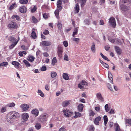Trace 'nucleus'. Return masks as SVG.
<instances>
[{"label": "nucleus", "instance_id": "nucleus-1", "mask_svg": "<svg viewBox=\"0 0 131 131\" xmlns=\"http://www.w3.org/2000/svg\"><path fill=\"white\" fill-rule=\"evenodd\" d=\"M19 116V113L16 111H11L9 112L7 116V121L10 123H13L14 120Z\"/></svg>", "mask_w": 131, "mask_h": 131}, {"label": "nucleus", "instance_id": "nucleus-2", "mask_svg": "<svg viewBox=\"0 0 131 131\" xmlns=\"http://www.w3.org/2000/svg\"><path fill=\"white\" fill-rule=\"evenodd\" d=\"M48 117V115L47 114L43 113L40 115L39 118V120L42 122L46 121L47 120Z\"/></svg>", "mask_w": 131, "mask_h": 131}, {"label": "nucleus", "instance_id": "nucleus-3", "mask_svg": "<svg viewBox=\"0 0 131 131\" xmlns=\"http://www.w3.org/2000/svg\"><path fill=\"white\" fill-rule=\"evenodd\" d=\"M88 83L85 81L82 80L78 85V87L81 89H83L86 88V86L87 85Z\"/></svg>", "mask_w": 131, "mask_h": 131}, {"label": "nucleus", "instance_id": "nucleus-4", "mask_svg": "<svg viewBox=\"0 0 131 131\" xmlns=\"http://www.w3.org/2000/svg\"><path fill=\"white\" fill-rule=\"evenodd\" d=\"M62 111L64 115L67 117L71 116L73 114L72 112L67 109L63 110Z\"/></svg>", "mask_w": 131, "mask_h": 131}, {"label": "nucleus", "instance_id": "nucleus-5", "mask_svg": "<svg viewBox=\"0 0 131 131\" xmlns=\"http://www.w3.org/2000/svg\"><path fill=\"white\" fill-rule=\"evenodd\" d=\"M96 97L98 100L100 102H103L104 101V100L103 97L101 93L100 92H98L96 94Z\"/></svg>", "mask_w": 131, "mask_h": 131}, {"label": "nucleus", "instance_id": "nucleus-6", "mask_svg": "<svg viewBox=\"0 0 131 131\" xmlns=\"http://www.w3.org/2000/svg\"><path fill=\"white\" fill-rule=\"evenodd\" d=\"M8 27L10 29H15L17 27V25L15 22H11L8 25Z\"/></svg>", "mask_w": 131, "mask_h": 131}, {"label": "nucleus", "instance_id": "nucleus-7", "mask_svg": "<svg viewBox=\"0 0 131 131\" xmlns=\"http://www.w3.org/2000/svg\"><path fill=\"white\" fill-rule=\"evenodd\" d=\"M109 22L113 28H115L116 26L115 19L113 17L110 18L109 19Z\"/></svg>", "mask_w": 131, "mask_h": 131}, {"label": "nucleus", "instance_id": "nucleus-8", "mask_svg": "<svg viewBox=\"0 0 131 131\" xmlns=\"http://www.w3.org/2000/svg\"><path fill=\"white\" fill-rule=\"evenodd\" d=\"M29 118V115L28 113H23L21 115L22 119L24 121H27Z\"/></svg>", "mask_w": 131, "mask_h": 131}, {"label": "nucleus", "instance_id": "nucleus-9", "mask_svg": "<svg viewBox=\"0 0 131 131\" xmlns=\"http://www.w3.org/2000/svg\"><path fill=\"white\" fill-rule=\"evenodd\" d=\"M20 107L23 111H26L29 108V106L27 104H22L20 106Z\"/></svg>", "mask_w": 131, "mask_h": 131}, {"label": "nucleus", "instance_id": "nucleus-10", "mask_svg": "<svg viewBox=\"0 0 131 131\" xmlns=\"http://www.w3.org/2000/svg\"><path fill=\"white\" fill-rule=\"evenodd\" d=\"M41 44L43 46H49L52 44L51 42L49 41H42L41 43Z\"/></svg>", "mask_w": 131, "mask_h": 131}, {"label": "nucleus", "instance_id": "nucleus-11", "mask_svg": "<svg viewBox=\"0 0 131 131\" xmlns=\"http://www.w3.org/2000/svg\"><path fill=\"white\" fill-rule=\"evenodd\" d=\"M62 2L61 0H58L57 3V5L58 8L60 10H61L62 7L61 6Z\"/></svg>", "mask_w": 131, "mask_h": 131}, {"label": "nucleus", "instance_id": "nucleus-12", "mask_svg": "<svg viewBox=\"0 0 131 131\" xmlns=\"http://www.w3.org/2000/svg\"><path fill=\"white\" fill-rule=\"evenodd\" d=\"M12 64L16 68H18L19 67L20 63L16 61H13L12 62Z\"/></svg>", "mask_w": 131, "mask_h": 131}, {"label": "nucleus", "instance_id": "nucleus-13", "mask_svg": "<svg viewBox=\"0 0 131 131\" xmlns=\"http://www.w3.org/2000/svg\"><path fill=\"white\" fill-rule=\"evenodd\" d=\"M63 48L61 46H59L58 47V53L59 56H61L62 53L63 52Z\"/></svg>", "mask_w": 131, "mask_h": 131}, {"label": "nucleus", "instance_id": "nucleus-14", "mask_svg": "<svg viewBox=\"0 0 131 131\" xmlns=\"http://www.w3.org/2000/svg\"><path fill=\"white\" fill-rule=\"evenodd\" d=\"M101 119V117L100 116H98L96 118L94 119V123L96 125H98L99 124V122Z\"/></svg>", "mask_w": 131, "mask_h": 131}, {"label": "nucleus", "instance_id": "nucleus-15", "mask_svg": "<svg viewBox=\"0 0 131 131\" xmlns=\"http://www.w3.org/2000/svg\"><path fill=\"white\" fill-rule=\"evenodd\" d=\"M32 114L34 115L35 116H37L39 114V111L37 109H34L32 110L31 111Z\"/></svg>", "mask_w": 131, "mask_h": 131}, {"label": "nucleus", "instance_id": "nucleus-16", "mask_svg": "<svg viewBox=\"0 0 131 131\" xmlns=\"http://www.w3.org/2000/svg\"><path fill=\"white\" fill-rule=\"evenodd\" d=\"M35 58L33 56L29 55L27 59L30 62H32L34 61Z\"/></svg>", "mask_w": 131, "mask_h": 131}, {"label": "nucleus", "instance_id": "nucleus-17", "mask_svg": "<svg viewBox=\"0 0 131 131\" xmlns=\"http://www.w3.org/2000/svg\"><path fill=\"white\" fill-rule=\"evenodd\" d=\"M121 9L122 11H126L127 10L128 7L125 5H120Z\"/></svg>", "mask_w": 131, "mask_h": 131}, {"label": "nucleus", "instance_id": "nucleus-18", "mask_svg": "<svg viewBox=\"0 0 131 131\" xmlns=\"http://www.w3.org/2000/svg\"><path fill=\"white\" fill-rule=\"evenodd\" d=\"M70 100L65 101L62 102V105L63 107H66L70 104Z\"/></svg>", "mask_w": 131, "mask_h": 131}, {"label": "nucleus", "instance_id": "nucleus-19", "mask_svg": "<svg viewBox=\"0 0 131 131\" xmlns=\"http://www.w3.org/2000/svg\"><path fill=\"white\" fill-rule=\"evenodd\" d=\"M19 10L22 13H24L26 11V8L25 6H22L19 8Z\"/></svg>", "mask_w": 131, "mask_h": 131}, {"label": "nucleus", "instance_id": "nucleus-20", "mask_svg": "<svg viewBox=\"0 0 131 131\" xmlns=\"http://www.w3.org/2000/svg\"><path fill=\"white\" fill-rule=\"evenodd\" d=\"M19 40V38L18 37V40L16 42H13L12 45H11L9 47V48L10 49H12L18 43Z\"/></svg>", "mask_w": 131, "mask_h": 131}, {"label": "nucleus", "instance_id": "nucleus-21", "mask_svg": "<svg viewBox=\"0 0 131 131\" xmlns=\"http://www.w3.org/2000/svg\"><path fill=\"white\" fill-rule=\"evenodd\" d=\"M84 106L82 104H79L78 106V108L79 111L80 112H82L83 108Z\"/></svg>", "mask_w": 131, "mask_h": 131}, {"label": "nucleus", "instance_id": "nucleus-22", "mask_svg": "<svg viewBox=\"0 0 131 131\" xmlns=\"http://www.w3.org/2000/svg\"><path fill=\"white\" fill-rule=\"evenodd\" d=\"M114 125L115 127V131H121L119 126L117 123H115Z\"/></svg>", "mask_w": 131, "mask_h": 131}, {"label": "nucleus", "instance_id": "nucleus-23", "mask_svg": "<svg viewBox=\"0 0 131 131\" xmlns=\"http://www.w3.org/2000/svg\"><path fill=\"white\" fill-rule=\"evenodd\" d=\"M35 127L37 130H39L41 128V125L40 123H36Z\"/></svg>", "mask_w": 131, "mask_h": 131}, {"label": "nucleus", "instance_id": "nucleus-24", "mask_svg": "<svg viewBox=\"0 0 131 131\" xmlns=\"http://www.w3.org/2000/svg\"><path fill=\"white\" fill-rule=\"evenodd\" d=\"M103 119L105 125L106 126L108 121V119L106 115H104V116L103 117Z\"/></svg>", "mask_w": 131, "mask_h": 131}, {"label": "nucleus", "instance_id": "nucleus-25", "mask_svg": "<svg viewBox=\"0 0 131 131\" xmlns=\"http://www.w3.org/2000/svg\"><path fill=\"white\" fill-rule=\"evenodd\" d=\"M91 49L93 53H95L96 51L95 46V44L93 43L92 44L91 47Z\"/></svg>", "mask_w": 131, "mask_h": 131}, {"label": "nucleus", "instance_id": "nucleus-26", "mask_svg": "<svg viewBox=\"0 0 131 131\" xmlns=\"http://www.w3.org/2000/svg\"><path fill=\"white\" fill-rule=\"evenodd\" d=\"M108 77L109 80H110V82L113 84V76L112 74L111 73H109V72H108Z\"/></svg>", "mask_w": 131, "mask_h": 131}, {"label": "nucleus", "instance_id": "nucleus-27", "mask_svg": "<svg viewBox=\"0 0 131 131\" xmlns=\"http://www.w3.org/2000/svg\"><path fill=\"white\" fill-rule=\"evenodd\" d=\"M115 48L117 53L119 54H121V50L117 46H115Z\"/></svg>", "mask_w": 131, "mask_h": 131}, {"label": "nucleus", "instance_id": "nucleus-28", "mask_svg": "<svg viewBox=\"0 0 131 131\" xmlns=\"http://www.w3.org/2000/svg\"><path fill=\"white\" fill-rule=\"evenodd\" d=\"M35 29L34 28H33L32 29V32L31 33V36L34 39H35L36 38V35L35 32L34 31Z\"/></svg>", "mask_w": 131, "mask_h": 131}, {"label": "nucleus", "instance_id": "nucleus-29", "mask_svg": "<svg viewBox=\"0 0 131 131\" xmlns=\"http://www.w3.org/2000/svg\"><path fill=\"white\" fill-rule=\"evenodd\" d=\"M61 10H60L59 9H58L56 10L54 12L55 15L57 19L59 18V11Z\"/></svg>", "mask_w": 131, "mask_h": 131}, {"label": "nucleus", "instance_id": "nucleus-30", "mask_svg": "<svg viewBox=\"0 0 131 131\" xmlns=\"http://www.w3.org/2000/svg\"><path fill=\"white\" fill-rule=\"evenodd\" d=\"M63 77L65 80H68L69 79V77L67 73H64L63 74Z\"/></svg>", "mask_w": 131, "mask_h": 131}, {"label": "nucleus", "instance_id": "nucleus-31", "mask_svg": "<svg viewBox=\"0 0 131 131\" xmlns=\"http://www.w3.org/2000/svg\"><path fill=\"white\" fill-rule=\"evenodd\" d=\"M23 62L27 67H28L31 66V64L29 63L28 62L27 60H23Z\"/></svg>", "mask_w": 131, "mask_h": 131}, {"label": "nucleus", "instance_id": "nucleus-32", "mask_svg": "<svg viewBox=\"0 0 131 131\" xmlns=\"http://www.w3.org/2000/svg\"><path fill=\"white\" fill-rule=\"evenodd\" d=\"M17 7V5L16 3H14L12 4L9 8V9L10 10H12L15 8H16Z\"/></svg>", "mask_w": 131, "mask_h": 131}, {"label": "nucleus", "instance_id": "nucleus-33", "mask_svg": "<svg viewBox=\"0 0 131 131\" xmlns=\"http://www.w3.org/2000/svg\"><path fill=\"white\" fill-rule=\"evenodd\" d=\"M57 26L59 29L60 30L62 29V25L61 24V21H58L57 24Z\"/></svg>", "mask_w": 131, "mask_h": 131}, {"label": "nucleus", "instance_id": "nucleus-34", "mask_svg": "<svg viewBox=\"0 0 131 131\" xmlns=\"http://www.w3.org/2000/svg\"><path fill=\"white\" fill-rule=\"evenodd\" d=\"M57 62V61L56 57L53 58L52 60V65L53 66H54L55 63H56Z\"/></svg>", "mask_w": 131, "mask_h": 131}, {"label": "nucleus", "instance_id": "nucleus-35", "mask_svg": "<svg viewBox=\"0 0 131 131\" xmlns=\"http://www.w3.org/2000/svg\"><path fill=\"white\" fill-rule=\"evenodd\" d=\"M80 3L81 4V6L82 7H83L85 4L86 0H81Z\"/></svg>", "mask_w": 131, "mask_h": 131}, {"label": "nucleus", "instance_id": "nucleus-36", "mask_svg": "<svg viewBox=\"0 0 131 131\" xmlns=\"http://www.w3.org/2000/svg\"><path fill=\"white\" fill-rule=\"evenodd\" d=\"M37 93L39 95L42 97H43L44 96V93L41 90H38Z\"/></svg>", "mask_w": 131, "mask_h": 131}, {"label": "nucleus", "instance_id": "nucleus-37", "mask_svg": "<svg viewBox=\"0 0 131 131\" xmlns=\"http://www.w3.org/2000/svg\"><path fill=\"white\" fill-rule=\"evenodd\" d=\"M15 106V104L13 102H12L10 103H9L6 105L7 107H13Z\"/></svg>", "mask_w": 131, "mask_h": 131}, {"label": "nucleus", "instance_id": "nucleus-38", "mask_svg": "<svg viewBox=\"0 0 131 131\" xmlns=\"http://www.w3.org/2000/svg\"><path fill=\"white\" fill-rule=\"evenodd\" d=\"M75 115L74 116V118H76L78 117H80L81 115V114L79 112H75Z\"/></svg>", "mask_w": 131, "mask_h": 131}, {"label": "nucleus", "instance_id": "nucleus-39", "mask_svg": "<svg viewBox=\"0 0 131 131\" xmlns=\"http://www.w3.org/2000/svg\"><path fill=\"white\" fill-rule=\"evenodd\" d=\"M8 65V63L6 62H3L1 63H0V67L4 66L6 67Z\"/></svg>", "mask_w": 131, "mask_h": 131}, {"label": "nucleus", "instance_id": "nucleus-40", "mask_svg": "<svg viewBox=\"0 0 131 131\" xmlns=\"http://www.w3.org/2000/svg\"><path fill=\"white\" fill-rule=\"evenodd\" d=\"M6 111V107H2L0 109V112L1 113H3Z\"/></svg>", "mask_w": 131, "mask_h": 131}, {"label": "nucleus", "instance_id": "nucleus-41", "mask_svg": "<svg viewBox=\"0 0 131 131\" xmlns=\"http://www.w3.org/2000/svg\"><path fill=\"white\" fill-rule=\"evenodd\" d=\"M8 40L9 41L12 42H13L14 41H15V42H16V39L12 36L9 37L8 38Z\"/></svg>", "mask_w": 131, "mask_h": 131}, {"label": "nucleus", "instance_id": "nucleus-42", "mask_svg": "<svg viewBox=\"0 0 131 131\" xmlns=\"http://www.w3.org/2000/svg\"><path fill=\"white\" fill-rule=\"evenodd\" d=\"M78 31V29L77 28H75L74 29V32L72 35L73 37H74V36L77 34Z\"/></svg>", "mask_w": 131, "mask_h": 131}, {"label": "nucleus", "instance_id": "nucleus-43", "mask_svg": "<svg viewBox=\"0 0 131 131\" xmlns=\"http://www.w3.org/2000/svg\"><path fill=\"white\" fill-rule=\"evenodd\" d=\"M75 9L76 10L77 13H78L79 10V6L78 3H77L76 5Z\"/></svg>", "mask_w": 131, "mask_h": 131}, {"label": "nucleus", "instance_id": "nucleus-44", "mask_svg": "<svg viewBox=\"0 0 131 131\" xmlns=\"http://www.w3.org/2000/svg\"><path fill=\"white\" fill-rule=\"evenodd\" d=\"M95 114V113L92 110H90L89 111V115L90 116H93Z\"/></svg>", "mask_w": 131, "mask_h": 131}, {"label": "nucleus", "instance_id": "nucleus-45", "mask_svg": "<svg viewBox=\"0 0 131 131\" xmlns=\"http://www.w3.org/2000/svg\"><path fill=\"white\" fill-rule=\"evenodd\" d=\"M56 73L54 71L52 72L51 73V76L52 78H54L57 75Z\"/></svg>", "mask_w": 131, "mask_h": 131}, {"label": "nucleus", "instance_id": "nucleus-46", "mask_svg": "<svg viewBox=\"0 0 131 131\" xmlns=\"http://www.w3.org/2000/svg\"><path fill=\"white\" fill-rule=\"evenodd\" d=\"M19 2L21 4H24L28 2V0H20Z\"/></svg>", "mask_w": 131, "mask_h": 131}, {"label": "nucleus", "instance_id": "nucleus-47", "mask_svg": "<svg viewBox=\"0 0 131 131\" xmlns=\"http://www.w3.org/2000/svg\"><path fill=\"white\" fill-rule=\"evenodd\" d=\"M105 109L106 112H108L109 110L108 104H106L105 106Z\"/></svg>", "mask_w": 131, "mask_h": 131}, {"label": "nucleus", "instance_id": "nucleus-48", "mask_svg": "<svg viewBox=\"0 0 131 131\" xmlns=\"http://www.w3.org/2000/svg\"><path fill=\"white\" fill-rule=\"evenodd\" d=\"M94 128L93 125H90L89 126V131H94Z\"/></svg>", "mask_w": 131, "mask_h": 131}, {"label": "nucleus", "instance_id": "nucleus-49", "mask_svg": "<svg viewBox=\"0 0 131 131\" xmlns=\"http://www.w3.org/2000/svg\"><path fill=\"white\" fill-rule=\"evenodd\" d=\"M125 121L127 124H128L131 125V119H126Z\"/></svg>", "mask_w": 131, "mask_h": 131}, {"label": "nucleus", "instance_id": "nucleus-50", "mask_svg": "<svg viewBox=\"0 0 131 131\" xmlns=\"http://www.w3.org/2000/svg\"><path fill=\"white\" fill-rule=\"evenodd\" d=\"M84 22L85 24L88 25L90 23V21L89 19H87L84 20Z\"/></svg>", "mask_w": 131, "mask_h": 131}, {"label": "nucleus", "instance_id": "nucleus-51", "mask_svg": "<svg viewBox=\"0 0 131 131\" xmlns=\"http://www.w3.org/2000/svg\"><path fill=\"white\" fill-rule=\"evenodd\" d=\"M128 0H120L119 4L120 5H122L123 3H125L127 2Z\"/></svg>", "mask_w": 131, "mask_h": 131}, {"label": "nucleus", "instance_id": "nucleus-52", "mask_svg": "<svg viewBox=\"0 0 131 131\" xmlns=\"http://www.w3.org/2000/svg\"><path fill=\"white\" fill-rule=\"evenodd\" d=\"M73 40L75 42L77 43H78L80 40V39L78 38H76L73 39Z\"/></svg>", "mask_w": 131, "mask_h": 131}, {"label": "nucleus", "instance_id": "nucleus-53", "mask_svg": "<svg viewBox=\"0 0 131 131\" xmlns=\"http://www.w3.org/2000/svg\"><path fill=\"white\" fill-rule=\"evenodd\" d=\"M37 9V8L35 5L34 6L33 8L31 10V12H34Z\"/></svg>", "mask_w": 131, "mask_h": 131}, {"label": "nucleus", "instance_id": "nucleus-54", "mask_svg": "<svg viewBox=\"0 0 131 131\" xmlns=\"http://www.w3.org/2000/svg\"><path fill=\"white\" fill-rule=\"evenodd\" d=\"M32 20L33 22L34 23H36L38 22L37 19L34 16L32 17Z\"/></svg>", "mask_w": 131, "mask_h": 131}, {"label": "nucleus", "instance_id": "nucleus-55", "mask_svg": "<svg viewBox=\"0 0 131 131\" xmlns=\"http://www.w3.org/2000/svg\"><path fill=\"white\" fill-rule=\"evenodd\" d=\"M115 42L116 43L119 44L121 43V41L119 39H115Z\"/></svg>", "mask_w": 131, "mask_h": 131}, {"label": "nucleus", "instance_id": "nucleus-56", "mask_svg": "<svg viewBox=\"0 0 131 131\" xmlns=\"http://www.w3.org/2000/svg\"><path fill=\"white\" fill-rule=\"evenodd\" d=\"M108 39L109 41L111 43H113L115 42V39L111 38H108Z\"/></svg>", "mask_w": 131, "mask_h": 131}, {"label": "nucleus", "instance_id": "nucleus-57", "mask_svg": "<svg viewBox=\"0 0 131 131\" xmlns=\"http://www.w3.org/2000/svg\"><path fill=\"white\" fill-rule=\"evenodd\" d=\"M109 114H114L115 113L114 110L112 109H111L109 112Z\"/></svg>", "mask_w": 131, "mask_h": 131}, {"label": "nucleus", "instance_id": "nucleus-58", "mask_svg": "<svg viewBox=\"0 0 131 131\" xmlns=\"http://www.w3.org/2000/svg\"><path fill=\"white\" fill-rule=\"evenodd\" d=\"M41 71H44L46 70V68L45 66H43L41 69Z\"/></svg>", "mask_w": 131, "mask_h": 131}, {"label": "nucleus", "instance_id": "nucleus-59", "mask_svg": "<svg viewBox=\"0 0 131 131\" xmlns=\"http://www.w3.org/2000/svg\"><path fill=\"white\" fill-rule=\"evenodd\" d=\"M59 131H67V130L64 127H62L59 129Z\"/></svg>", "mask_w": 131, "mask_h": 131}, {"label": "nucleus", "instance_id": "nucleus-60", "mask_svg": "<svg viewBox=\"0 0 131 131\" xmlns=\"http://www.w3.org/2000/svg\"><path fill=\"white\" fill-rule=\"evenodd\" d=\"M107 86L108 88L111 91H113V89L112 87L111 86L110 84H107Z\"/></svg>", "mask_w": 131, "mask_h": 131}, {"label": "nucleus", "instance_id": "nucleus-61", "mask_svg": "<svg viewBox=\"0 0 131 131\" xmlns=\"http://www.w3.org/2000/svg\"><path fill=\"white\" fill-rule=\"evenodd\" d=\"M103 66L105 68H107L108 69H109V66L107 64L105 63L104 64Z\"/></svg>", "mask_w": 131, "mask_h": 131}, {"label": "nucleus", "instance_id": "nucleus-62", "mask_svg": "<svg viewBox=\"0 0 131 131\" xmlns=\"http://www.w3.org/2000/svg\"><path fill=\"white\" fill-rule=\"evenodd\" d=\"M63 44L64 46L65 47H67L68 46V44L67 41H65L63 42Z\"/></svg>", "mask_w": 131, "mask_h": 131}, {"label": "nucleus", "instance_id": "nucleus-63", "mask_svg": "<svg viewBox=\"0 0 131 131\" xmlns=\"http://www.w3.org/2000/svg\"><path fill=\"white\" fill-rule=\"evenodd\" d=\"M95 110L97 112H99L100 110V107L97 106L95 107Z\"/></svg>", "mask_w": 131, "mask_h": 131}, {"label": "nucleus", "instance_id": "nucleus-64", "mask_svg": "<svg viewBox=\"0 0 131 131\" xmlns=\"http://www.w3.org/2000/svg\"><path fill=\"white\" fill-rule=\"evenodd\" d=\"M48 15L46 13H45L43 15V16L45 18H46L48 17Z\"/></svg>", "mask_w": 131, "mask_h": 131}]
</instances>
